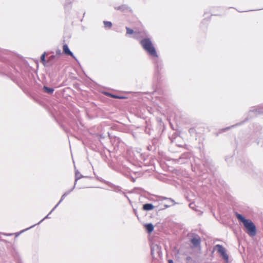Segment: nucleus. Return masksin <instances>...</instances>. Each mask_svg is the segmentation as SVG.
Instances as JSON below:
<instances>
[{"instance_id":"nucleus-1","label":"nucleus","mask_w":263,"mask_h":263,"mask_svg":"<svg viewBox=\"0 0 263 263\" xmlns=\"http://www.w3.org/2000/svg\"><path fill=\"white\" fill-rule=\"evenodd\" d=\"M236 216L239 220L241 221L247 229V233L251 236H254L256 233V229L254 223L250 219H246L241 214L236 213Z\"/></svg>"},{"instance_id":"nucleus-2","label":"nucleus","mask_w":263,"mask_h":263,"mask_svg":"<svg viewBox=\"0 0 263 263\" xmlns=\"http://www.w3.org/2000/svg\"><path fill=\"white\" fill-rule=\"evenodd\" d=\"M140 43L148 55L154 57H158L155 48L149 39H143L140 41Z\"/></svg>"},{"instance_id":"nucleus-3","label":"nucleus","mask_w":263,"mask_h":263,"mask_svg":"<svg viewBox=\"0 0 263 263\" xmlns=\"http://www.w3.org/2000/svg\"><path fill=\"white\" fill-rule=\"evenodd\" d=\"M217 249V252L221 255L222 258L226 260V263L229 261V255L226 252V249L220 245H217L215 246Z\"/></svg>"},{"instance_id":"nucleus-4","label":"nucleus","mask_w":263,"mask_h":263,"mask_svg":"<svg viewBox=\"0 0 263 263\" xmlns=\"http://www.w3.org/2000/svg\"><path fill=\"white\" fill-rule=\"evenodd\" d=\"M63 52H64V53H65L66 54L70 55L73 59H74L75 60H77L76 58L74 57L73 53L69 49V48L66 44H65L63 45Z\"/></svg>"},{"instance_id":"nucleus-5","label":"nucleus","mask_w":263,"mask_h":263,"mask_svg":"<svg viewBox=\"0 0 263 263\" xmlns=\"http://www.w3.org/2000/svg\"><path fill=\"white\" fill-rule=\"evenodd\" d=\"M73 188L69 191L68 192H67L66 193H65L61 197V200H60V201L57 204V205L52 209V210L50 211V213H52L57 208V206L59 205V204L64 200V199L65 198V197L70 192H71L72 190H73Z\"/></svg>"},{"instance_id":"nucleus-6","label":"nucleus","mask_w":263,"mask_h":263,"mask_svg":"<svg viewBox=\"0 0 263 263\" xmlns=\"http://www.w3.org/2000/svg\"><path fill=\"white\" fill-rule=\"evenodd\" d=\"M191 242L194 247H198L200 244V239L199 237H194L191 239Z\"/></svg>"},{"instance_id":"nucleus-7","label":"nucleus","mask_w":263,"mask_h":263,"mask_svg":"<svg viewBox=\"0 0 263 263\" xmlns=\"http://www.w3.org/2000/svg\"><path fill=\"white\" fill-rule=\"evenodd\" d=\"M163 199L166 200L167 203H168V204L165 205V206L166 208H168L172 205H174L176 204V203L174 201V200L171 198L164 197Z\"/></svg>"},{"instance_id":"nucleus-8","label":"nucleus","mask_w":263,"mask_h":263,"mask_svg":"<svg viewBox=\"0 0 263 263\" xmlns=\"http://www.w3.org/2000/svg\"><path fill=\"white\" fill-rule=\"evenodd\" d=\"M75 176H76V180H75L74 185L73 187V189L74 188L75 185L76 184V182L78 181V180L84 177V176L83 175H82L78 170H76V171H75Z\"/></svg>"},{"instance_id":"nucleus-9","label":"nucleus","mask_w":263,"mask_h":263,"mask_svg":"<svg viewBox=\"0 0 263 263\" xmlns=\"http://www.w3.org/2000/svg\"><path fill=\"white\" fill-rule=\"evenodd\" d=\"M154 206L151 203H146L143 205V209L146 211H150L154 209Z\"/></svg>"},{"instance_id":"nucleus-10","label":"nucleus","mask_w":263,"mask_h":263,"mask_svg":"<svg viewBox=\"0 0 263 263\" xmlns=\"http://www.w3.org/2000/svg\"><path fill=\"white\" fill-rule=\"evenodd\" d=\"M145 227L148 233H151L154 230V226L152 223H148L145 225Z\"/></svg>"},{"instance_id":"nucleus-11","label":"nucleus","mask_w":263,"mask_h":263,"mask_svg":"<svg viewBox=\"0 0 263 263\" xmlns=\"http://www.w3.org/2000/svg\"><path fill=\"white\" fill-rule=\"evenodd\" d=\"M43 89L45 90V91L48 93H52L54 91V89L53 88L48 87L46 86H44Z\"/></svg>"},{"instance_id":"nucleus-12","label":"nucleus","mask_w":263,"mask_h":263,"mask_svg":"<svg viewBox=\"0 0 263 263\" xmlns=\"http://www.w3.org/2000/svg\"><path fill=\"white\" fill-rule=\"evenodd\" d=\"M104 27L105 28H110L112 26V23L109 21H103Z\"/></svg>"},{"instance_id":"nucleus-13","label":"nucleus","mask_w":263,"mask_h":263,"mask_svg":"<svg viewBox=\"0 0 263 263\" xmlns=\"http://www.w3.org/2000/svg\"><path fill=\"white\" fill-rule=\"evenodd\" d=\"M115 9H117V10H121L122 11H124L125 10L128 9V8L127 6H126L125 5H122V6L118 7H116Z\"/></svg>"},{"instance_id":"nucleus-14","label":"nucleus","mask_w":263,"mask_h":263,"mask_svg":"<svg viewBox=\"0 0 263 263\" xmlns=\"http://www.w3.org/2000/svg\"><path fill=\"white\" fill-rule=\"evenodd\" d=\"M126 33L127 34H132L134 33V31L133 29L126 27Z\"/></svg>"},{"instance_id":"nucleus-15","label":"nucleus","mask_w":263,"mask_h":263,"mask_svg":"<svg viewBox=\"0 0 263 263\" xmlns=\"http://www.w3.org/2000/svg\"><path fill=\"white\" fill-rule=\"evenodd\" d=\"M41 62L44 64L45 62V52H44L41 57Z\"/></svg>"},{"instance_id":"nucleus-16","label":"nucleus","mask_w":263,"mask_h":263,"mask_svg":"<svg viewBox=\"0 0 263 263\" xmlns=\"http://www.w3.org/2000/svg\"><path fill=\"white\" fill-rule=\"evenodd\" d=\"M51 213H49L45 218H44L42 220H41L37 224H40L41 223L44 219H46V218H49V214H50Z\"/></svg>"},{"instance_id":"nucleus-17","label":"nucleus","mask_w":263,"mask_h":263,"mask_svg":"<svg viewBox=\"0 0 263 263\" xmlns=\"http://www.w3.org/2000/svg\"><path fill=\"white\" fill-rule=\"evenodd\" d=\"M111 96H112V97H113L114 98H122V97H118V96H117L112 95Z\"/></svg>"},{"instance_id":"nucleus-18","label":"nucleus","mask_w":263,"mask_h":263,"mask_svg":"<svg viewBox=\"0 0 263 263\" xmlns=\"http://www.w3.org/2000/svg\"><path fill=\"white\" fill-rule=\"evenodd\" d=\"M189 205L191 208H194V203H190Z\"/></svg>"},{"instance_id":"nucleus-19","label":"nucleus","mask_w":263,"mask_h":263,"mask_svg":"<svg viewBox=\"0 0 263 263\" xmlns=\"http://www.w3.org/2000/svg\"><path fill=\"white\" fill-rule=\"evenodd\" d=\"M168 263H174V261L173 260L170 259L168 260Z\"/></svg>"},{"instance_id":"nucleus-20","label":"nucleus","mask_w":263,"mask_h":263,"mask_svg":"<svg viewBox=\"0 0 263 263\" xmlns=\"http://www.w3.org/2000/svg\"><path fill=\"white\" fill-rule=\"evenodd\" d=\"M153 251H154V249H153V248L152 247V248H151V252H152V254L153 253Z\"/></svg>"},{"instance_id":"nucleus-21","label":"nucleus","mask_w":263,"mask_h":263,"mask_svg":"<svg viewBox=\"0 0 263 263\" xmlns=\"http://www.w3.org/2000/svg\"><path fill=\"white\" fill-rule=\"evenodd\" d=\"M186 259H187V260H190V259H191V257H187L186 258Z\"/></svg>"},{"instance_id":"nucleus-22","label":"nucleus","mask_w":263,"mask_h":263,"mask_svg":"<svg viewBox=\"0 0 263 263\" xmlns=\"http://www.w3.org/2000/svg\"><path fill=\"white\" fill-rule=\"evenodd\" d=\"M259 113H263V111H258Z\"/></svg>"},{"instance_id":"nucleus-23","label":"nucleus","mask_w":263,"mask_h":263,"mask_svg":"<svg viewBox=\"0 0 263 263\" xmlns=\"http://www.w3.org/2000/svg\"><path fill=\"white\" fill-rule=\"evenodd\" d=\"M34 226H35V225H33V226H31V227H30V228H31L33 227Z\"/></svg>"},{"instance_id":"nucleus-24","label":"nucleus","mask_w":263,"mask_h":263,"mask_svg":"<svg viewBox=\"0 0 263 263\" xmlns=\"http://www.w3.org/2000/svg\"><path fill=\"white\" fill-rule=\"evenodd\" d=\"M230 129V127H228V128H226V129ZM224 130H226V129Z\"/></svg>"}]
</instances>
